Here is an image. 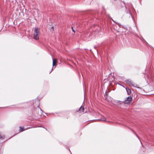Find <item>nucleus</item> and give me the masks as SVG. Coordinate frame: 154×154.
<instances>
[{"instance_id": "nucleus-1", "label": "nucleus", "mask_w": 154, "mask_h": 154, "mask_svg": "<svg viewBox=\"0 0 154 154\" xmlns=\"http://www.w3.org/2000/svg\"><path fill=\"white\" fill-rule=\"evenodd\" d=\"M34 101L35 102L34 103L33 105L35 103L37 102L36 105L37 106V107H35V105L33 106V107L30 116L33 119L36 120L41 117L42 112H44L39 106L40 105L39 101L38 100H36Z\"/></svg>"}, {"instance_id": "nucleus-2", "label": "nucleus", "mask_w": 154, "mask_h": 154, "mask_svg": "<svg viewBox=\"0 0 154 154\" xmlns=\"http://www.w3.org/2000/svg\"><path fill=\"white\" fill-rule=\"evenodd\" d=\"M39 28L37 27H35L34 33L33 34V38L36 40H38L39 38Z\"/></svg>"}, {"instance_id": "nucleus-3", "label": "nucleus", "mask_w": 154, "mask_h": 154, "mask_svg": "<svg viewBox=\"0 0 154 154\" xmlns=\"http://www.w3.org/2000/svg\"><path fill=\"white\" fill-rule=\"evenodd\" d=\"M106 118L99 113L97 112V121H105Z\"/></svg>"}, {"instance_id": "nucleus-4", "label": "nucleus", "mask_w": 154, "mask_h": 154, "mask_svg": "<svg viewBox=\"0 0 154 154\" xmlns=\"http://www.w3.org/2000/svg\"><path fill=\"white\" fill-rule=\"evenodd\" d=\"M132 98L131 96H128L126 99L125 100L124 103H129V104L132 102Z\"/></svg>"}, {"instance_id": "nucleus-5", "label": "nucleus", "mask_w": 154, "mask_h": 154, "mask_svg": "<svg viewBox=\"0 0 154 154\" xmlns=\"http://www.w3.org/2000/svg\"><path fill=\"white\" fill-rule=\"evenodd\" d=\"M125 82L130 85H132L133 86H135L134 85V84L132 81L130 79H127L125 81Z\"/></svg>"}, {"instance_id": "nucleus-6", "label": "nucleus", "mask_w": 154, "mask_h": 154, "mask_svg": "<svg viewBox=\"0 0 154 154\" xmlns=\"http://www.w3.org/2000/svg\"><path fill=\"white\" fill-rule=\"evenodd\" d=\"M52 60H53V68H52V70H53V66H56V65H55V61H56V60L52 58Z\"/></svg>"}, {"instance_id": "nucleus-7", "label": "nucleus", "mask_w": 154, "mask_h": 154, "mask_svg": "<svg viewBox=\"0 0 154 154\" xmlns=\"http://www.w3.org/2000/svg\"><path fill=\"white\" fill-rule=\"evenodd\" d=\"M25 129H24V128L23 127H20L19 128V131L20 132H22L23 131H24Z\"/></svg>"}, {"instance_id": "nucleus-8", "label": "nucleus", "mask_w": 154, "mask_h": 154, "mask_svg": "<svg viewBox=\"0 0 154 154\" xmlns=\"http://www.w3.org/2000/svg\"><path fill=\"white\" fill-rule=\"evenodd\" d=\"M126 90L128 95H129L131 93V90L128 88H126Z\"/></svg>"}, {"instance_id": "nucleus-9", "label": "nucleus", "mask_w": 154, "mask_h": 154, "mask_svg": "<svg viewBox=\"0 0 154 154\" xmlns=\"http://www.w3.org/2000/svg\"><path fill=\"white\" fill-rule=\"evenodd\" d=\"M107 93H108L107 92V91H106L105 92V95H104V97H105V100H108V99L107 98Z\"/></svg>"}, {"instance_id": "nucleus-10", "label": "nucleus", "mask_w": 154, "mask_h": 154, "mask_svg": "<svg viewBox=\"0 0 154 154\" xmlns=\"http://www.w3.org/2000/svg\"><path fill=\"white\" fill-rule=\"evenodd\" d=\"M84 107H82V106L79 109V111H81V110H82L83 111L84 110Z\"/></svg>"}, {"instance_id": "nucleus-11", "label": "nucleus", "mask_w": 154, "mask_h": 154, "mask_svg": "<svg viewBox=\"0 0 154 154\" xmlns=\"http://www.w3.org/2000/svg\"><path fill=\"white\" fill-rule=\"evenodd\" d=\"M71 29H72V32H73L75 33V29H74L73 27L72 26L71 27Z\"/></svg>"}, {"instance_id": "nucleus-12", "label": "nucleus", "mask_w": 154, "mask_h": 154, "mask_svg": "<svg viewBox=\"0 0 154 154\" xmlns=\"http://www.w3.org/2000/svg\"><path fill=\"white\" fill-rule=\"evenodd\" d=\"M50 31L51 32H53L54 31V28L53 26H52L51 27L50 29Z\"/></svg>"}, {"instance_id": "nucleus-13", "label": "nucleus", "mask_w": 154, "mask_h": 154, "mask_svg": "<svg viewBox=\"0 0 154 154\" xmlns=\"http://www.w3.org/2000/svg\"><path fill=\"white\" fill-rule=\"evenodd\" d=\"M134 134H135V135L136 136H137V137L139 139V138L138 137L137 135V134H136L135 133H134Z\"/></svg>"}, {"instance_id": "nucleus-14", "label": "nucleus", "mask_w": 154, "mask_h": 154, "mask_svg": "<svg viewBox=\"0 0 154 154\" xmlns=\"http://www.w3.org/2000/svg\"><path fill=\"white\" fill-rule=\"evenodd\" d=\"M94 49H95L96 48V45H94Z\"/></svg>"}, {"instance_id": "nucleus-15", "label": "nucleus", "mask_w": 154, "mask_h": 154, "mask_svg": "<svg viewBox=\"0 0 154 154\" xmlns=\"http://www.w3.org/2000/svg\"><path fill=\"white\" fill-rule=\"evenodd\" d=\"M3 107V108H5V107ZM3 107H0V109H1Z\"/></svg>"}, {"instance_id": "nucleus-16", "label": "nucleus", "mask_w": 154, "mask_h": 154, "mask_svg": "<svg viewBox=\"0 0 154 154\" xmlns=\"http://www.w3.org/2000/svg\"><path fill=\"white\" fill-rule=\"evenodd\" d=\"M69 151L71 153V154H72V153H71V151H70V150L69 149Z\"/></svg>"}, {"instance_id": "nucleus-17", "label": "nucleus", "mask_w": 154, "mask_h": 154, "mask_svg": "<svg viewBox=\"0 0 154 154\" xmlns=\"http://www.w3.org/2000/svg\"><path fill=\"white\" fill-rule=\"evenodd\" d=\"M84 95H85V91H84Z\"/></svg>"}, {"instance_id": "nucleus-18", "label": "nucleus", "mask_w": 154, "mask_h": 154, "mask_svg": "<svg viewBox=\"0 0 154 154\" xmlns=\"http://www.w3.org/2000/svg\"><path fill=\"white\" fill-rule=\"evenodd\" d=\"M51 71H51L50 72V73H51Z\"/></svg>"}, {"instance_id": "nucleus-19", "label": "nucleus", "mask_w": 154, "mask_h": 154, "mask_svg": "<svg viewBox=\"0 0 154 154\" xmlns=\"http://www.w3.org/2000/svg\"><path fill=\"white\" fill-rule=\"evenodd\" d=\"M92 120L91 121H94V120Z\"/></svg>"}, {"instance_id": "nucleus-20", "label": "nucleus", "mask_w": 154, "mask_h": 154, "mask_svg": "<svg viewBox=\"0 0 154 154\" xmlns=\"http://www.w3.org/2000/svg\"><path fill=\"white\" fill-rule=\"evenodd\" d=\"M112 20L114 22L113 20Z\"/></svg>"}, {"instance_id": "nucleus-21", "label": "nucleus", "mask_w": 154, "mask_h": 154, "mask_svg": "<svg viewBox=\"0 0 154 154\" xmlns=\"http://www.w3.org/2000/svg\"><path fill=\"white\" fill-rule=\"evenodd\" d=\"M45 114H47L46 113H45Z\"/></svg>"}]
</instances>
